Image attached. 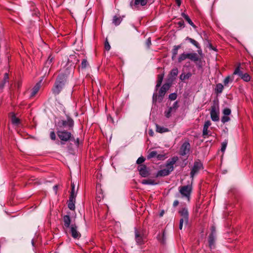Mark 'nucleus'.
<instances>
[{"label": "nucleus", "mask_w": 253, "mask_h": 253, "mask_svg": "<svg viewBox=\"0 0 253 253\" xmlns=\"http://www.w3.org/2000/svg\"><path fill=\"white\" fill-rule=\"evenodd\" d=\"M177 160V157H173L171 159L168 160L166 165V168L159 170L156 174V177L165 176L169 175L173 171V165Z\"/></svg>", "instance_id": "f257e3e1"}, {"label": "nucleus", "mask_w": 253, "mask_h": 253, "mask_svg": "<svg viewBox=\"0 0 253 253\" xmlns=\"http://www.w3.org/2000/svg\"><path fill=\"white\" fill-rule=\"evenodd\" d=\"M66 80V76L64 74L58 75L54 85L52 89L53 93L57 95L61 92Z\"/></svg>", "instance_id": "f03ea898"}, {"label": "nucleus", "mask_w": 253, "mask_h": 253, "mask_svg": "<svg viewBox=\"0 0 253 253\" xmlns=\"http://www.w3.org/2000/svg\"><path fill=\"white\" fill-rule=\"evenodd\" d=\"M179 192L180 194L181 198L185 199L187 201H190L191 195L192 191L191 184H188L179 187Z\"/></svg>", "instance_id": "7ed1b4c3"}, {"label": "nucleus", "mask_w": 253, "mask_h": 253, "mask_svg": "<svg viewBox=\"0 0 253 253\" xmlns=\"http://www.w3.org/2000/svg\"><path fill=\"white\" fill-rule=\"evenodd\" d=\"M170 87V85L169 84H165L163 85V86L160 88L158 94L157 93H154L153 95V102H156L158 98L159 99V101L161 102L164 96L166 94L167 91H168Z\"/></svg>", "instance_id": "20e7f679"}, {"label": "nucleus", "mask_w": 253, "mask_h": 253, "mask_svg": "<svg viewBox=\"0 0 253 253\" xmlns=\"http://www.w3.org/2000/svg\"><path fill=\"white\" fill-rule=\"evenodd\" d=\"M210 114L212 121L214 122H217L219 121V105L218 104L216 103L215 101L213 102V105L211 107Z\"/></svg>", "instance_id": "39448f33"}, {"label": "nucleus", "mask_w": 253, "mask_h": 253, "mask_svg": "<svg viewBox=\"0 0 253 253\" xmlns=\"http://www.w3.org/2000/svg\"><path fill=\"white\" fill-rule=\"evenodd\" d=\"M74 125V122L73 120L67 117V120H60L57 123V129L63 127H68L69 128H72Z\"/></svg>", "instance_id": "423d86ee"}, {"label": "nucleus", "mask_w": 253, "mask_h": 253, "mask_svg": "<svg viewBox=\"0 0 253 253\" xmlns=\"http://www.w3.org/2000/svg\"><path fill=\"white\" fill-rule=\"evenodd\" d=\"M57 134L62 141L67 142L72 138V135L71 132L63 130L57 129Z\"/></svg>", "instance_id": "0eeeda50"}, {"label": "nucleus", "mask_w": 253, "mask_h": 253, "mask_svg": "<svg viewBox=\"0 0 253 253\" xmlns=\"http://www.w3.org/2000/svg\"><path fill=\"white\" fill-rule=\"evenodd\" d=\"M135 239L136 243L138 245H143L145 242V239L146 238L144 232L142 230L135 229Z\"/></svg>", "instance_id": "6e6552de"}, {"label": "nucleus", "mask_w": 253, "mask_h": 253, "mask_svg": "<svg viewBox=\"0 0 253 253\" xmlns=\"http://www.w3.org/2000/svg\"><path fill=\"white\" fill-rule=\"evenodd\" d=\"M234 75H238L241 79L246 82H248L251 80V77L248 73H243L241 70L240 64H239L235 69Z\"/></svg>", "instance_id": "1a4fd4ad"}, {"label": "nucleus", "mask_w": 253, "mask_h": 253, "mask_svg": "<svg viewBox=\"0 0 253 253\" xmlns=\"http://www.w3.org/2000/svg\"><path fill=\"white\" fill-rule=\"evenodd\" d=\"M137 169L140 175L143 177H146L150 174L149 168L145 165H139Z\"/></svg>", "instance_id": "9d476101"}, {"label": "nucleus", "mask_w": 253, "mask_h": 253, "mask_svg": "<svg viewBox=\"0 0 253 253\" xmlns=\"http://www.w3.org/2000/svg\"><path fill=\"white\" fill-rule=\"evenodd\" d=\"M202 168V164L200 162H195L191 170V177L193 178L195 175L197 174Z\"/></svg>", "instance_id": "9b49d317"}, {"label": "nucleus", "mask_w": 253, "mask_h": 253, "mask_svg": "<svg viewBox=\"0 0 253 253\" xmlns=\"http://www.w3.org/2000/svg\"><path fill=\"white\" fill-rule=\"evenodd\" d=\"M190 149V145L187 141L184 142L181 145L180 149V154L182 156L189 154Z\"/></svg>", "instance_id": "f8f14e48"}, {"label": "nucleus", "mask_w": 253, "mask_h": 253, "mask_svg": "<svg viewBox=\"0 0 253 253\" xmlns=\"http://www.w3.org/2000/svg\"><path fill=\"white\" fill-rule=\"evenodd\" d=\"M179 213L181 216L180 219H183L185 221V223L187 224L189 220V213L187 209L186 208H182L179 211Z\"/></svg>", "instance_id": "ddd939ff"}, {"label": "nucleus", "mask_w": 253, "mask_h": 253, "mask_svg": "<svg viewBox=\"0 0 253 253\" xmlns=\"http://www.w3.org/2000/svg\"><path fill=\"white\" fill-rule=\"evenodd\" d=\"M70 232L72 236L75 239H79L81 236L80 233L77 230V226L75 224L71 225Z\"/></svg>", "instance_id": "4468645a"}, {"label": "nucleus", "mask_w": 253, "mask_h": 253, "mask_svg": "<svg viewBox=\"0 0 253 253\" xmlns=\"http://www.w3.org/2000/svg\"><path fill=\"white\" fill-rule=\"evenodd\" d=\"M42 81V80H41L39 82H38L32 88L30 97L35 96V95L38 93L41 87Z\"/></svg>", "instance_id": "2eb2a0df"}, {"label": "nucleus", "mask_w": 253, "mask_h": 253, "mask_svg": "<svg viewBox=\"0 0 253 253\" xmlns=\"http://www.w3.org/2000/svg\"><path fill=\"white\" fill-rule=\"evenodd\" d=\"M148 0H134V3H133V2L131 1L130 3V5L131 6H132L133 5L134 6L140 5L142 6H143L147 4Z\"/></svg>", "instance_id": "dca6fc26"}, {"label": "nucleus", "mask_w": 253, "mask_h": 253, "mask_svg": "<svg viewBox=\"0 0 253 253\" xmlns=\"http://www.w3.org/2000/svg\"><path fill=\"white\" fill-rule=\"evenodd\" d=\"M63 221L64 226L65 228H68L71 227L70 224L71 222V218L69 215H65L63 217Z\"/></svg>", "instance_id": "f3484780"}, {"label": "nucleus", "mask_w": 253, "mask_h": 253, "mask_svg": "<svg viewBox=\"0 0 253 253\" xmlns=\"http://www.w3.org/2000/svg\"><path fill=\"white\" fill-rule=\"evenodd\" d=\"M188 59L191 61L196 62L199 60L200 58L198 55L196 53H188Z\"/></svg>", "instance_id": "a211bd4d"}, {"label": "nucleus", "mask_w": 253, "mask_h": 253, "mask_svg": "<svg viewBox=\"0 0 253 253\" xmlns=\"http://www.w3.org/2000/svg\"><path fill=\"white\" fill-rule=\"evenodd\" d=\"M181 47V45H174L173 46V49L172 50V57L171 58L173 60L176 57L177 53H178V50L180 49Z\"/></svg>", "instance_id": "6ab92c4d"}, {"label": "nucleus", "mask_w": 253, "mask_h": 253, "mask_svg": "<svg viewBox=\"0 0 253 253\" xmlns=\"http://www.w3.org/2000/svg\"><path fill=\"white\" fill-rule=\"evenodd\" d=\"M8 78L9 77L8 74L5 73L4 74L3 80L0 82V90L3 89L6 83L8 82Z\"/></svg>", "instance_id": "aec40b11"}, {"label": "nucleus", "mask_w": 253, "mask_h": 253, "mask_svg": "<svg viewBox=\"0 0 253 253\" xmlns=\"http://www.w3.org/2000/svg\"><path fill=\"white\" fill-rule=\"evenodd\" d=\"M164 78V74H159L158 75V80L156 85L155 89L157 90L158 88L161 85Z\"/></svg>", "instance_id": "412c9836"}, {"label": "nucleus", "mask_w": 253, "mask_h": 253, "mask_svg": "<svg viewBox=\"0 0 253 253\" xmlns=\"http://www.w3.org/2000/svg\"><path fill=\"white\" fill-rule=\"evenodd\" d=\"M53 58L49 56L47 59V60L45 62V65L43 68V70H45V72L48 69V68L51 66V63L52 62Z\"/></svg>", "instance_id": "4be33fe9"}, {"label": "nucleus", "mask_w": 253, "mask_h": 253, "mask_svg": "<svg viewBox=\"0 0 253 253\" xmlns=\"http://www.w3.org/2000/svg\"><path fill=\"white\" fill-rule=\"evenodd\" d=\"M215 236L213 235H210L209 237V246L211 249L214 247V243L215 241Z\"/></svg>", "instance_id": "5701e85b"}, {"label": "nucleus", "mask_w": 253, "mask_h": 253, "mask_svg": "<svg viewBox=\"0 0 253 253\" xmlns=\"http://www.w3.org/2000/svg\"><path fill=\"white\" fill-rule=\"evenodd\" d=\"M11 114V120L12 123L15 125H18L20 124V120L16 117L14 113H12Z\"/></svg>", "instance_id": "b1692460"}, {"label": "nucleus", "mask_w": 253, "mask_h": 253, "mask_svg": "<svg viewBox=\"0 0 253 253\" xmlns=\"http://www.w3.org/2000/svg\"><path fill=\"white\" fill-rule=\"evenodd\" d=\"M192 76V74L190 72L187 73L186 74L182 73L179 77L180 80L184 81L185 80L189 79Z\"/></svg>", "instance_id": "393cba45"}, {"label": "nucleus", "mask_w": 253, "mask_h": 253, "mask_svg": "<svg viewBox=\"0 0 253 253\" xmlns=\"http://www.w3.org/2000/svg\"><path fill=\"white\" fill-rule=\"evenodd\" d=\"M181 15L190 25H191L193 27H196L193 22L192 21V20L190 19V18L187 14H186L184 13H182Z\"/></svg>", "instance_id": "a878e982"}, {"label": "nucleus", "mask_w": 253, "mask_h": 253, "mask_svg": "<svg viewBox=\"0 0 253 253\" xmlns=\"http://www.w3.org/2000/svg\"><path fill=\"white\" fill-rule=\"evenodd\" d=\"M185 40L189 41L190 42H191L194 45H195L197 48H200V46L199 45V43L197 41H196L195 40H194L192 38H190L189 37H187V38H186Z\"/></svg>", "instance_id": "bb28decb"}, {"label": "nucleus", "mask_w": 253, "mask_h": 253, "mask_svg": "<svg viewBox=\"0 0 253 253\" xmlns=\"http://www.w3.org/2000/svg\"><path fill=\"white\" fill-rule=\"evenodd\" d=\"M188 59V53H183L181 54L178 58V62L181 63L182 61Z\"/></svg>", "instance_id": "cd10ccee"}, {"label": "nucleus", "mask_w": 253, "mask_h": 253, "mask_svg": "<svg viewBox=\"0 0 253 253\" xmlns=\"http://www.w3.org/2000/svg\"><path fill=\"white\" fill-rule=\"evenodd\" d=\"M156 131L160 133H163L168 132L169 129L167 128L161 126L159 125H156Z\"/></svg>", "instance_id": "c85d7f7f"}, {"label": "nucleus", "mask_w": 253, "mask_h": 253, "mask_svg": "<svg viewBox=\"0 0 253 253\" xmlns=\"http://www.w3.org/2000/svg\"><path fill=\"white\" fill-rule=\"evenodd\" d=\"M122 21V19L120 17L114 16L113 19V23L116 25H119Z\"/></svg>", "instance_id": "c756f323"}, {"label": "nucleus", "mask_w": 253, "mask_h": 253, "mask_svg": "<svg viewBox=\"0 0 253 253\" xmlns=\"http://www.w3.org/2000/svg\"><path fill=\"white\" fill-rule=\"evenodd\" d=\"M178 74V69L177 68H174L171 70L169 75L171 76V77L175 78L177 76Z\"/></svg>", "instance_id": "7c9ffc66"}, {"label": "nucleus", "mask_w": 253, "mask_h": 253, "mask_svg": "<svg viewBox=\"0 0 253 253\" xmlns=\"http://www.w3.org/2000/svg\"><path fill=\"white\" fill-rule=\"evenodd\" d=\"M223 89V85L221 84H218L216 85L215 91L217 93H220L222 92Z\"/></svg>", "instance_id": "2f4dec72"}, {"label": "nucleus", "mask_w": 253, "mask_h": 253, "mask_svg": "<svg viewBox=\"0 0 253 253\" xmlns=\"http://www.w3.org/2000/svg\"><path fill=\"white\" fill-rule=\"evenodd\" d=\"M174 113V112L169 107L167 110L165 111V116L166 118H169L171 117V114Z\"/></svg>", "instance_id": "473e14b6"}, {"label": "nucleus", "mask_w": 253, "mask_h": 253, "mask_svg": "<svg viewBox=\"0 0 253 253\" xmlns=\"http://www.w3.org/2000/svg\"><path fill=\"white\" fill-rule=\"evenodd\" d=\"M142 183L143 184H147V185H154L156 184L154 180L152 179H143L142 181Z\"/></svg>", "instance_id": "72a5a7b5"}, {"label": "nucleus", "mask_w": 253, "mask_h": 253, "mask_svg": "<svg viewBox=\"0 0 253 253\" xmlns=\"http://www.w3.org/2000/svg\"><path fill=\"white\" fill-rule=\"evenodd\" d=\"M228 144V140H225L222 143H221V151L222 153H224L226 150L227 145Z\"/></svg>", "instance_id": "f704fd0d"}, {"label": "nucleus", "mask_w": 253, "mask_h": 253, "mask_svg": "<svg viewBox=\"0 0 253 253\" xmlns=\"http://www.w3.org/2000/svg\"><path fill=\"white\" fill-rule=\"evenodd\" d=\"M232 81L233 79H231L229 76H228L226 77L223 81L224 85L225 86H227L229 83L232 82Z\"/></svg>", "instance_id": "c9c22d12"}, {"label": "nucleus", "mask_w": 253, "mask_h": 253, "mask_svg": "<svg viewBox=\"0 0 253 253\" xmlns=\"http://www.w3.org/2000/svg\"><path fill=\"white\" fill-rule=\"evenodd\" d=\"M76 197V194H70V195L69 197V200L68 202L75 203Z\"/></svg>", "instance_id": "e433bc0d"}, {"label": "nucleus", "mask_w": 253, "mask_h": 253, "mask_svg": "<svg viewBox=\"0 0 253 253\" xmlns=\"http://www.w3.org/2000/svg\"><path fill=\"white\" fill-rule=\"evenodd\" d=\"M88 65V62L87 60L85 59H83L81 63V67L83 69L85 68Z\"/></svg>", "instance_id": "4c0bfd02"}, {"label": "nucleus", "mask_w": 253, "mask_h": 253, "mask_svg": "<svg viewBox=\"0 0 253 253\" xmlns=\"http://www.w3.org/2000/svg\"><path fill=\"white\" fill-rule=\"evenodd\" d=\"M157 153L156 151H153L149 153L148 155V158H152L156 157Z\"/></svg>", "instance_id": "58836bf2"}, {"label": "nucleus", "mask_w": 253, "mask_h": 253, "mask_svg": "<svg viewBox=\"0 0 253 253\" xmlns=\"http://www.w3.org/2000/svg\"><path fill=\"white\" fill-rule=\"evenodd\" d=\"M229 120H230V118L228 116L224 115L221 118V122L224 124L228 122Z\"/></svg>", "instance_id": "ea45409f"}, {"label": "nucleus", "mask_w": 253, "mask_h": 253, "mask_svg": "<svg viewBox=\"0 0 253 253\" xmlns=\"http://www.w3.org/2000/svg\"><path fill=\"white\" fill-rule=\"evenodd\" d=\"M68 207L71 210H74L75 209V203L68 202Z\"/></svg>", "instance_id": "a19ab883"}, {"label": "nucleus", "mask_w": 253, "mask_h": 253, "mask_svg": "<svg viewBox=\"0 0 253 253\" xmlns=\"http://www.w3.org/2000/svg\"><path fill=\"white\" fill-rule=\"evenodd\" d=\"M177 98V94L175 93H172L169 95V99L171 100H174Z\"/></svg>", "instance_id": "79ce46f5"}, {"label": "nucleus", "mask_w": 253, "mask_h": 253, "mask_svg": "<svg viewBox=\"0 0 253 253\" xmlns=\"http://www.w3.org/2000/svg\"><path fill=\"white\" fill-rule=\"evenodd\" d=\"M223 113L225 116H228L231 114V110L229 108H225L223 110Z\"/></svg>", "instance_id": "37998d69"}, {"label": "nucleus", "mask_w": 253, "mask_h": 253, "mask_svg": "<svg viewBox=\"0 0 253 253\" xmlns=\"http://www.w3.org/2000/svg\"><path fill=\"white\" fill-rule=\"evenodd\" d=\"M104 47L105 49L107 51H109L111 48L110 44L107 39L106 40V41L105 42Z\"/></svg>", "instance_id": "c03bdc74"}, {"label": "nucleus", "mask_w": 253, "mask_h": 253, "mask_svg": "<svg viewBox=\"0 0 253 253\" xmlns=\"http://www.w3.org/2000/svg\"><path fill=\"white\" fill-rule=\"evenodd\" d=\"M178 107V102L177 101H176L175 102L172 106L171 107H170V108L172 109V110L175 112L176 110L177 109V108Z\"/></svg>", "instance_id": "a18cd8bd"}, {"label": "nucleus", "mask_w": 253, "mask_h": 253, "mask_svg": "<svg viewBox=\"0 0 253 253\" xmlns=\"http://www.w3.org/2000/svg\"><path fill=\"white\" fill-rule=\"evenodd\" d=\"M144 161L145 158L143 157H140L137 159L136 163L137 164H139V165H142L141 164L143 163L144 162Z\"/></svg>", "instance_id": "49530a36"}, {"label": "nucleus", "mask_w": 253, "mask_h": 253, "mask_svg": "<svg viewBox=\"0 0 253 253\" xmlns=\"http://www.w3.org/2000/svg\"><path fill=\"white\" fill-rule=\"evenodd\" d=\"M50 137L51 140H55L56 139V135L54 131H52L50 133Z\"/></svg>", "instance_id": "de8ad7c7"}, {"label": "nucleus", "mask_w": 253, "mask_h": 253, "mask_svg": "<svg viewBox=\"0 0 253 253\" xmlns=\"http://www.w3.org/2000/svg\"><path fill=\"white\" fill-rule=\"evenodd\" d=\"M211 125L210 121H207L205 122L203 128H208Z\"/></svg>", "instance_id": "09e8293b"}, {"label": "nucleus", "mask_w": 253, "mask_h": 253, "mask_svg": "<svg viewBox=\"0 0 253 253\" xmlns=\"http://www.w3.org/2000/svg\"><path fill=\"white\" fill-rule=\"evenodd\" d=\"M71 187H72V189H71V192L70 194H75V185L74 183H72Z\"/></svg>", "instance_id": "8fccbe9b"}, {"label": "nucleus", "mask_w": 253, "mask_h": 253, "mask_svg": "<svg viewBox=\"0 0 253 253\" xmlns=\"http://www.w3.org/2000/svg\"><path fill=\"white\" fill-rule=\"evenodd\" d=\"M208 134V128H203V135L205 137L206 135Z\"/></svg>", "instance_id": "3c124183"}, {"label": "nucleus", "mask_w": 253, "mask_h": 253, "mask_svg": "<svg viewBox=\"0 0 253 253\" xmlns=\"http://www.w3.org/2000/svg\"><path fill=\"white\" fill-rule=\"evenodd\" d=\"M210 235H216V231H215V228L214 226L211 227V231Z\"/></svg>", "instance_id": "603ef678"}, {"label": "nucleus", "mask_w": 253, "mask_h": 253, "mask_svg": "<svg viewBox=\"0 0 253 253\" xmlns=\"http://www.w3.org/2000/svg\"><path fill=\"white\" fill-rule=\"evenodd\" d=\"M185 222V221L183 219H180L179 222V228L181 230L182 229L183 227V224Z\"/></svg>", "instance_id": "864d4df0"}, {"label": "nucleus", "mask_w": 253, "mask_h": 253, "mask_svg": "<svg viewBox=\"0 0 253 253\" xmlns=\"http://www.w3.org/2000/svg\"><path fill=\"white\" fill-rule=\"evenodd\" d=\"M177 24L179 26V27H184V22L182 20L179 21L177 23Z\"/></svg>", "instance_id": "5fc2aeb1"}, {"label": "nucleus", "mask_w": 253, "mask_h": 253, "mask_svg": "<svg viewBox=\"0 0 253 253\" xmlns=\"http://www.w3.org/2000/svg\"><path fill=\"white\" fill-rule=\"evenodd\" d=\"M146 44L147 45V46L149 47L150 45L151 44V39L150 38H148L147 41H146Z\"/></svg>", "instance_id": "6e6d98bb"}, {"label": "nucleus", "mask_w": 253, "mask_h": 253, "mask_svg": "<svg viewBox=\"0 0 253 253\" xmlns=\"http://www.w3.org/2000/svg\"><path fill=\"white\" fill-rule=\"evenodd\" d=\"M179 204V202L178 200H175L173 203V206L174 207H175L176 206H177Z\"/></svg>", "instance_id": "4d7b16f0"}, {"label": "nucleus", "mask_w": 253, "mask_h": 253, "mask_svg": "<svg viewBox=\"0 0 253 253\" xmlns=\"http://www.w3.org/2000/svg\"><path fill=\"white\" fill-rule=\"evenodd\" d=\"M53 190L55 191V193H57V191L58 188V186L57 185H55L53 186Z\"/></svg>", "instance_id": "13d9d810"}, {"label": "nucleus", "mask_w": 253, "mask_h": 253, "mask_svg": "<svg viewBox=\"0 0 253 253\" xmlns=\"http://www.w3.org/2000/svg\"><path fill=\"white\" fill-rule=\"evenodd\" d=\"M175 1L178 6L181 4V0H175Z\"/></svg>", "instance_id": "bf43d9fd"}, {"label": "nucleus", "mask_w": 253, "mask_h": 253, "mask_svg": "<svg viewBox=\"0 0 253 253\" xmlns=\"http://www.w3.org/2000/svg\"><path fill=\"white\" fill-rule=\"evenodd\" d=\"M149 134L151 136H153V132L152 130H150L149 131Z\"/></svg>", "instance_id": "052dcab7"}, {"label": "nucleus", "mask_w": 253, "mask_h": 253, "mask_svg": "<svg viewBox=\"0 0 253 253\" xmlns=\"http://www.w3.org/2000/svg\"><path fill=\"white\" fill-rule=\"evenodd\" d=\"M163 214H164V211H162L161 213H160V216H162L163 215Z\"/></svg>", "instance_id": "680f3d73"}, {"label": "nucleus", "mask_w": 253, "mask_h": 253, "mask_svg": "<svg viewBox=\"0 0 253 253\" xmlns=\"http://www.w3.org/2000/svg\"><path fill=\"white\" fill-rule=\"evenodd\" d=\"M198 53L199 54H201V53H202V50H198Z\"/></svg>", "instance_id": "e2e57ef3"}, {"label": "nucleus", "mask_w": 253, "mask_h": 253, "mask_svg": "<svg viewBox=\"0 0 253 253\" xmlns=\"http://www.w3.org/2000/svg\"><path fill=\"white\" fill-rule=\"evenodd\" d=\"M79 139L78 138L77 139V143L78 144H79Z\"/></svg>", "instance_id": "0e129e2a"}]
</instances>
